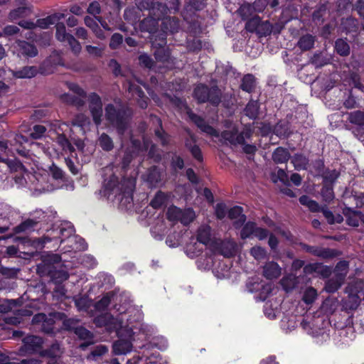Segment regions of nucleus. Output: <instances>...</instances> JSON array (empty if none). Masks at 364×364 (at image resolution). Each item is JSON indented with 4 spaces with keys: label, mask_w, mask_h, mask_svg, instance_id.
Instances as JSON below:
<instances>
[{
    "label": "nucleus",
    "mask_w": 364,
    "mask_h": 364,
    "mask_svg": "<svg viewBox=\"0 0 364 364\" xmlns=\"http://www.w3.org/2000/svg\"><path fill=\"white\" fill-rule=\"evenodd\" d=\"M194 96L200 102L208 100L213 105H218L220 101V92L217 88L213 87L209 90L203 85H198L195 88Z\"/></svg>",
    "instance_id": "obj_7"
},
{
    "label": "nucleus",
    "mask_w": 364,
    "mask_h": 364,
    "mask_svg": "<svg viewBox=\"0 0 364 364\" xmlns=\"http://www.w3.org/2000/svg\"><path fill=\"white\" fill-rule=\"evenodd\" d=\"M348 119L364 134V112L355 111L348 114Z\"/></svg>",
    "instance_id": "obj_22"
},
{
    "label": "nucleus",
    "mask_w": 364,
    "mask_h": 364,
    "mask_svg": "<svg viewBox=\"0 0 364 364\" xmlns=\"http://www.w3.org/2000/svg\"><path fill=\"white\" fill-rule=\"evenodd\" d=\"M272 158L277 164L285 163L289 158V153L284 148L279 147L273 153Z\"/></svg>",
    "instance_id": "obj_30"
},
{
    "label": "nucleus",
    "mask_w": 364,
    "mask_h": 364,
    "mask_svg": "<svg viewBox=\"0 0 364 364\" xmlns=\"http://www.w3.org/2000/svg\"><path fill=\"white\" fill-rule=\"evenodd\" d=\"M274 132L279 136H286L288 135L287 128H284V124H277L274 129Z\"/></svg>",
    "instance_id": "obj_59"
},
{
    "label": "nucleus",
    "mask_w": 364,
    "mask_h": 364,
    "mask_svg": "<svg viewBox=\"0 0 364 364\" xmlns=\"http://www.w3.org/2000/svg\"><path fill=\"white\" fill-rule=\"evenodd\" d=\"M59 314H50V318L44 314H38L33 316L32 322L35 324L41 323V329L46 333L53 332L54 318H58Z\"/></svg>",
    "instance_id": "obj_16"
},
{
    "label": "nucleus",
    "mask_w": 364,
    "mask_h": 364,
    "mask_svg": "<svg viewBox=\"0 0 364 364\" xmlns=\"http://www.w3.org/2000/svg\"><path fill=\"white\" fill-rule=\"evenodd\" d=\"M235 243L233 241L228 240L227 242H223L221 243L220 252L225 257H230L235 252Z\"/></svg>",
    "instance_id": "obj_33"
},
{
    "label": "nucleus",
    "mask_w": 364,
    "mask_h": 364,
    "mask_svg": "<svg viewBox=\"0 0 364 364\" xmlns=\"http://www.w3.org/2000/svg\"><path fill=\"white\" fill-rule=\"evenodd\" d=\"M204 246L197 241H193V239L188 243L186 246V254L191 258L198 256L203 250Z\"/></svg>",
    "instance_id": "obj_21"
},
{
    "label": "nucleus",
    "mask_w": 364,
    "mask_h": 364,
    "mask_svg": "<svg viewBox=\"0 0 364 364\" xmlns=\"http://www.w3.org/2000/svg\"><path fill=\"white\" fill-rule=\"evenodd\" d=\"M75 303L79 311H87L91 305V301L85 296L75 298Z\"/></svg>",
    "instance_id": "obj_37"
},
{
    "label": "nucleus",
    "mask_w": 364,
    "mask_h": 364,
    "mask_svg": "<svg viewBox=\"0 0 364 364\" xmlns=\"http://www.w3.org/2000/svg\"><path fill=\"white\" fill-rule=\"evenodd\" d=\"M186 146L190 149V151H191V154H193V156H194V158H196L198 161H200L202 159L200 149H199V147L198 146H196V145L191 146V145H189L188 144H186Z\"/></svg>",
    "instance_id": "obj_61"
},
{
    "label": "nucleus",
    "mask_w": 364,
    "mask_h": 364,
    "mask_svg": "<svg viewBox=\"0 0 364 364\" xmlns=\"http://www.w3.org/2000/svg\"><path fill=\"white\" fill-rule=\"evenodd\" d=\"M128 90L132 94V97L138 100L139 105L141 108L146 107L147 98L145 97L144 92L139 87V86L134 84H129Z\"/></svg>",
    "instance_id": "obj_19"
},
{
    "label": "nucleus",
    "mask_w": 364,
    "mask_h": 364,
    "mask_svg": "<svg viewBox=\"0 0 364 364\" xmlns=\"http://www.w3.org/2000/svg\"><path fill=\"white\" fill-rule=\"evenodd\" d=\"M81 264L87 268H93L97 265V261L94 257L85 255L80 259Z\"/></svg>",
    "instance_id": "obj_47"
},
{
    "label": "nucleus",
    "mask_w": 364,
    "mask_h": 364,
    "mask_svg": "<svg viewBox=\"0 0 364 364\" xmlns=\"http://www.w3.org/2000/svg\"><path fill=\"white\" fill-rule=\"evenodd\" d=\"M18 153L24 156L26 160L23 163L26 165H31L30 160L33 162V166H31L33 173L28 172L25 165L20 162H6L7 166L11 171L19 172L14 176L15 183L18 187L27 186L33 196H38L41 193L51 192L55 189L63 187V173L57 166H48L49 171L46 168L41 166L38 161V156L33 155L31 158L28 151L18 149Z\"/></svg>",
    "instance_id": "obj_2"
},
{
    "label": "nucleus",
    "mask_w": 364,
    "mask_h": 364,
    "mask_svg": "<svg viewBox=\"0 0 364 364\" xmlns=\"http://www.w3.org/2000/svg\"><path fill=\"white\" fill-rule=\"evenodd\" d=\"M249 135L250 134L247 131L237 134V129L235 124L228 123L227 124V129L222 133L221 137L224 140V142L236 145L243 144L245 138L249 136Z\"/></svg>",
    "instance_id": "obj_8"
},
{
    "label": "nucleus",
    "mask_w": 364,
    "mask_h": 364,
    "mask_svg": "<svg viewBox=\"0 0 364 364\" xmlns=\"http://www.w3.org/2000/svg\"><path fill=\"white\" fill-rule=\"evenodd\" d=\"M87 12L92 15H97L99 14L100 12V6L98 2L93 1L91 4H90Z\"/></svg>",
    "instance_id": "obj_62"
},
{
    "label": "nucleus",
    "mask_w": 364,
    "mask_h": 364,
    "mask_svg": "<svg viewBox=\"0 0 364 364\" xmlns=\"http://www.w3.org/2000/svg\"><path fill=\"white\" fill-rule=\"evenodd\" d=\"M161 172L159 170L154 167L149 171L146 175V181L149 183V186L153 187L156 186L161 181Z\"/></svg>",
    "instance_id": "obj_29"
},
{
    "label": "nucleus",
    "mask_w": 364,
    "mask_h": 364,
    "mask_svg": "<svg viewBox=\"0 0 364 364\" xmlns=\"http://www.w3.org/2000/svg\"><path fill=\"white\" fill-rule=\"evenodd\" d=\"M258 109L259 106L257 101H250L247 104L245 109V112L247 116H248L251 119H253L257 117L258 114Z\"/></svg>",
    "instance_id": "obj_39"
},
{
    "label": "nucleus",
    "mask_w": 364,
    "mask_h": 364,
    "mask_svg": "<svg viewBox=\"0 0 364 364\" xmlns=\"http://www.w3.org/2000/svg\"><path fill=\"white\" fill-rule=\"evenodd\" d=\"M168 198V195L159 191L156 194L150 204L154 208H159L165 204Z\"/></svg>",
    "instance_id": "obj_34"
},
{
    "label": "nucleus",
    "mask_w": 364,
    "mask_h": 364,
    "mask_svg": "<svg viewBox=\"0 0 364 364\" xmlns=\"http://www.w3.org/2000/svg\"><path fill=\"white\" fill-rule=\"evenodd\" d=\"M300 203L307 206L311 211L318 210V205L314 200H311L308 196H303L299 198Z\"/></svg>",
    "instance_id": "obj_45"
},
{
    "label": "nucleus",
    "mask_w": 364,
    "mask_h": 364,
    "mask_svg": "<svg viewBox=\"0 0 364 364\" xmlns=\"http://www.w3.org/2000/svg\"><path fill=\"white\" fill-rule=\"evenodd\" d=\"M247 287L250 292L259 291L260 300H264L272 290V284H262L259 282V278L250 280L247 284Z\"/></svg>",
    "instance_id": "obj_13"
},
{
    "label": "nucleus",
    "mask_w": 364,
    "mask_h": 364,
    "mask_svg": "<svg viewBox=\"0 0 364 364\" xmlns=\"http://www.w3.org/2000/svg\"><path fill=\"white\" fill-rule=\"evenodd\" d=\"M43 267L50 274L55 283H61L68 278V274L64 269H56L60 266L61 258L58 255L46 253L42 256Z\"/></svg>",
    "instance_id": "obj_5"
},
{
    "label": "nucleus",
    "mask_w": 364,
    "mask_h": 364,
    "mask_svg": "<svg viewBox=\"0 0 364 364\" xmlns=\"http://www.w3.org/2000/svg\"><path fill=\"white\" fill-rule=\"evenodd\" d=\"M105 109L107 119L117 127L119 134H122L127 127V119L112 105H108Z\"/></svg>",
    "instance_id": "obj_11"
},
{
    "label": "nucleus",
    "mask_w": 364,
    "mask_h": 364,
    "mask_svg": "<svg viewBox=\"0 0 364 364\" xmlns=\"http://www.w3.org/2000/svg\"><path fill=\"white\" fill-rule=\"evenodd\" d=\"M46 131V129L44 126L36 125L31 133V136L33 139H39L43 136Z\"/></svg>",
    "instance_id": "obj_52"
},
{
    "label": "nucleus",
    "mask_w": 364,
    "mask_h": 364,
    "mask_svg": "<svg viewBox=\"0 0 364 364\" xmlns=\"http://www.w3.org/2000/svg\"><path fill=\"white\" fill-rule=\"evenodd\" d=\"M29 10L25 7L18 8L10 13L9 18L11 21H15L20 17L27 16Z\"/></svg>",
    "instance_id": "obj_46"
},
{
    "label": "nucleus",
    "mask_w": 364,
    "mask_h": 364,
    "mask_svg": "<svg viewBox=\"0 0 364 364\" xmlns=\"http://www.w3.org/2000/svg\"><path fill=\"white\" fill-rule=\"evenodd\" d=\"M11 72L16 78H31L37 74V69L34 66H26L19 70Z\"/></svg>",
    "instance_id": "obj_24"
},
{
    "label": "nucleus",
    "mask_w": 364,
    "mask_h": 364,
    "mask_svg": "<svg viewBox=\"0 0 364 364\" xmlns=\"http://www.w3.org/2000/svg\"><path fill=\"white\" fill-rule=\"evenodd\" d=\"M225 205L223 203L216 205L215 214L218 218H223L225 215Z\"/></svg>",
    "instance_id": "obj_64"
},
{
    "label": "nucleus",
    "mask_w": 364,
    "mask_h": 364,
    "mask_svg": "<svg viewBox=\"0 0 364 364\" xmlns=\"http://www.w3.org/2000/svg\"><path fill=\"white\" fill-rule=\"evenodd\" d=\"M77 320L74 318L66 319L63 321L64 327L66 329H74L75 333L82 339H87L91 337V333L83 327H75Z\"/></svg>",
    "instance_id": "obj_17"
},
{
    "label": "nucleus",
    "mask_w": 364,
    "mask_h": 364,
    "mask_svg": "<svg viewBox=\"0 0 364 364\" xmlns=\"http://www.w3.org/2000/svg\"><path fill=\"white\" fill-rule=\"evenodd\" d=\"M346 291L349 294L348 299L346 303V307L349 308L350 309H356L360 303V299L359 296L357 294V293L353 291L351 287L350 286L347 288Z\"/></svg>",
    "instance_id": "obj_27"
},
{
    "label": "nucleus",
    "mask_w": 364,
    "mask_h": 364,
    "mask_svg": "<svg viewBox=\"0 0 364 364\" xmlns=\"http://www.w3.org/2000/svg\"><path fill=\"white\" fill-rule=\"evenodd\" d=\"M316 291L314 289L311 287L308 288L304 293L303 301L307 304H312L316 298Z\"/></svg>",
    "instance_id": "obj_44"
},
{
    "label": "nucleus",
    "mask_w": 364,
    "mask_h": 364,
    "mask_svg": "<svg viewBox=\"0 0 364 364\" xmlns=\"http://www.w3.org/2000/svg\"><path fill=\"white\" fill-rule=\"evenodd\" d=\"M296 278L293 275H289L284 277L282 279V285L286 291H289L291 289H293L296 284Z\"/></svg>",
    "instance_id": "obj_48"
},
{
    "label": "nucleus",
    "mask_w": 364,
    "mask_h": 364,
    "mask_svg": "<svg viewBox=\"0 0 364 364\" xmlns=\"http://www.w3.org/2000/svg\"><path fill=\"white\" fill-rule=\"evenodd\" d=\"M73 125L80 127L85 132L86 128L90 125L89 119L82 114H78L73 122Z\"/></svg>",
    "instance_id": "obj_40"
},
{
    "label": "nucleus",
    "mask_w": 364,
    "mask_h": 364,
    "mask_svg": "<svg viewBox=\"0 0 364 364\" xmlns=\"http://www.w3.org/2000/svg\"><path fill=\"white\" fill-rule=\"evenodd\" d=\"M250 253L254 257V258L257 260L262 259L266 257L265 250L259 246L252 247L250 250Z\"/></svg>",
    "instance_id": "obj_50"
},
{
    "label": "nucleus",
    "mask_w": 364,
    "mask_h": 364,
    "mask_svg": "<svg viewBox=\"0 0 364 364\" xmlns=\"http://www.w3.org/2000/svg\"><path fill=\"white\" fill-rule=\"evenodd\" d=\"M16 45L22 55L28 57H33L37 55V50L32 44L26 41H18L16 42Z\"/></svg>",
    "instance_id": "obj_25"
},
{
    "label": "nucleus",
    "mask_w": 364,
    "mask_h": 364,
    "mask_svg": "<svg viewBox=\"0 0 364 364\" xmlns=\"http://www.w3.org/2000/svg\"><path fill=\"white\" fill-rule=\"evenodd\" d=\"M65 16V14L63 13H55L46 18L38 19L36 26L41 28L45 29L48 28L50 25L58 22L62 18H64Z\"/></svg>",
    "instance_id": "obj_18"
},
{
    "label": "nucleus",
    "mask_w": 364,
    "mask_h": 364,
    "mask_svg": "<svg viewBox=\"0 0 364 364\" xmlns=\"http://www.w3.org/2000/svg\"><path fill=\"white\" fill-rule=\"evenodd\" d=\"M122 41L123 37L121 34L114 33L111 38L109 46L113 49L117 48L122 43Z\"/></svg>",
    "instance_id": "obj_55"
},
{
    "label": "nucleus",
    "mask_w": 364,
    "mask_h": 364,
    "mask_svg": "<svg viewBox=\"0 0 364 364\" xmlns=\"http://www.w3.org/2000/svg\"><path fill=\"white\" fill-rule=\"evenodd\" d=\"M178 106L179 108L181 109H183L187 112L191 119L201 129V131L213 136H219L218 132L215 129L207 124L202 118L192 113L183 102L178 100Z\"/></svg>",
    "instance_id": "obj_10"
},
{
    "label": "nucleus",
    "mask_w": 364,
    "mask_h": 364,
    "mask_svg": "<svg viewBox=\"0 0 364 364\" xmlns=\"http://www.w3.org/2000/svg\"><path fill=\"white\" fill-rule=\"evenodd\" d=\"M314 43V38L311 35L302 36L298 42L301 49L306 50L311 49Z\"/></svg>",
    "instance_id": "obj_36"
},
{
    "label": "nucleus",
    "mask_w": 364,
    "mask_h": 364,
    "mask_svg": "<svg viewBox=\"0 0 364 364\" xmlns=\"http://www.w3.org/2000/svg\"><path fill=\"white\" fill-rule=\"evenodd\" d=\"M335 48L341 55H347L350 52L348 44L343 39H338L336 41Z\"/></svg>",
    "instance_id": "obj_41"
},
{
    "label": "nucleus",
    "mask_w": 364,
    "mask_h": 364,
    "mask_svg": "<svg viewBox=\"0 0 364 364\" xmlns=\"http://www.w3.org/2000/svg\"><path fill=\"white\" fill-rule=\"evenodd\" d=\"M268 235V232L262 228L256 227L255 230L254 236L257 237L259 240H264Z\"/></svg>",
    "instance_id": "obj_63"
},
{
    "label": "nucleus",
    "mask_w": 364,
    "mask_h": 364,
    "mask_svg": "<svg viewBox=\"0 0 364 364\" xmlns=\"http://www.w3.org/2000/svg\"><path fill=\"white\" fill-rule=\"evenodd\" d=\"M196 239L204 247H213L215 243V237L211 228L208 225H202L197 231Z\"/></svg>",
    "instance_id": "obj_14"
},
{
    "label": "nucleus",
    "mask_w": 364,
    "mask_h": 364,
    "mask_svg": "<svg viewBox=\"0 0 364 364\" xmlns=\"http://www.w3.org/2000/svg\"><path fill=\"white\" fill-rule=\"evenodd\" d=\"M154 339L156 341H154V344L160 350H165L168 347V342L165 338L160 336Z\"/></svg>",
    "instance_id": "obj_58"
},
{
    "label": "nucleus",
    "mask_w": 364,
    "mask_h": 364,
    "mask_svg": "<svg viewBox=\"0 0 364 364\" xmlns=\"http://www.w3.org/2000/svg\"><path fill=\"white\" fill-rule=\"evenodd\" d=\"M26 350L36 351L43 343L42 338L36 336H28L23 338Z\"/></svg>",
    "instance_id": "obj_23"
},
{
    "label": "nucleus",
    "mask_w": 364,
    "mask_h": 364,
    "mask_svg": "<svg viewBox=\"0 0 364 364\" xmlns=\"http://www.w3.org/2000/svg\"><path fill=\"white\" fill-rule=\"evenodd\" d=\"M99 144L105 151H109L113 148V141L107 134H102L99 138Z\"/></svg>",
    "instance_id": "obj_43"
},
{
    "label": "nucleus",
    "mask_w": 364,
    "mask_h": 364,
    "mask_svg": "<svg viewBox=\"0 0 364 364\" xmlns=\"http://www.w3.org/2000/svg\"><path fill=\"white\" fill-rule=\"evenodd\" d=\"M256 227L257 226L254 223L249 222L246 223L241 230V237L242 239H245L250 237L251 235H254Z\"/></svg>",
    "instance_id": "obj_42"
},
{
    "label": "nucleus",
    "mask_w": 364,
    "mask_h": 364,
    "mask_svg": "<svg viewBox=\"0 0 364 364\" xmlns=\"http://www.w3.org/2000/svg\"><path fill=\"white\" fill-rule=\"evenodd\" d=\"M228 217L232 220H237L235 222L236 228L243 224L245 221V216L242 214V209L239 206L232 208L228 212Z\"/></svg>",
    "instance_id": "obj_26"
},
{
    "label": "nucleus",
    "mask_w": 364,
    "mask_h": 364,
    "mask_svg": "<svg viewBox=\"0 0 364 364\" xmlns=\"http://www.w3.org/2000/svg\"><path fill=\"white\" fill-rule=\"evenodd\" d=\"M297 326L296 322L294 319V317L291 318H284L282 321V327L284 330L287 331H291L296 328Z\"/></svg>",
    "instance_id": "obj_49"
},
{
    "label": "nucleus",
    "mask_w": 364,
    "mask_h": 364,
    "mask_svg": "<svg viewBox=\"0 0 364 364\" xmlns=\"http://www.w3.org/2000/svg\"><path fill=\"white\" fill-rule=\"evenodd\" d=\"M85 50L90 55L100 57L104 51V47L87 46Z\"/></svg>",
    "instance_id": "obj_51"
},
{
    "label": "nucleus",
    "mask_w": 364,
    "mask_h": 364,
    "mask_svg": "<svg viewBox=\"0 0 364 364\" xmlns=\"http://www.w3.org/2000/svg\"><path fill=\"white\" fill-rule=\"evenodd\" d=\"M139 59L140 64L145 67L151 68L153 66L154 62L152 59L146 54L141 55Z\"/></svg>",
    "instance_id": "obj_57"
},
{
    "label": "nucleus",
    "mask_w": 364,
    "mask_h": 364,
    "mask_svg": "<svg viewBox=\"0 0 364 364\" xmlns=\"http://www.w3.org/2000/svg\"><path fill=\"white\" fill-rule=\"evenodd\" d=\"M68 87L70 90L73 91L74 93H75L77 95H78L80 97H85V92L84 90L80 88L77 85L72 82L67 83Z\"/></svg>",
    "instance_id": "obj_56"
},
{
    "label": "nucleus",
    "mask_w": 364,
    "mask_h": 364,
    "mask_svg": "<svg viewBox=\"0 0 364 364\" xmlns=\"http://www.w3.org/2000/svg\"><path fill=\"white\" fill-rule=\"evenodd\" d=\"M155 58L159 61H165L168 60L169 55L166 53L163 48H159L154 53Z\"/></svg>",
    "instance_id": "obj_60"
},
{
    "label": "nucleus",
    "mask_w": 364,
    "mask_h": 364,
    "mask_svg": "<svg viewBox=\"0 0 364 364\" xmlns=\"http://www.w3.org/2000/svg\"><path fill=\"white\" fill-rule=\"evenodd\" d=\"M37 222L32 219H28L14 228L15 233L27 232L33 229Z\"/></svg>",
    "instance_id": "obj_31"
},
{
    "label": "nucleus",
    "mask_w": 364,
    "mask_h": 364,
    "mask_svg": "<svg viewBox=\"0 0 364 364\" xmlns=\"http://www.w3.org/2000/svg\"><path fill=\"white\" fill-rule=\"evenodd\" d=\"M315 324L314 323L311 324L310 321L306 319H303L301 321L302 328L306 331L309 334H311L315 338L316 343H323L329 338L328 333H327L326 331L323 328L316 327V329H314Z\"/></svg>",
    "instance_id": "obj_12"
},
{
    "label": "nucleus",
    "mask_w": 364,
    "mask_h": 364,
    "mask_svg": "<svg viewBox=\"0 0 364 364\" xmlns=\"http://www.w3.org/2000/svg\"><path fill=\"white\" fill-rule=\"evenodd\" d=\"M74 228L69 223H62L58 228L48 231L46 235L41 238L36 239L33 241V246L36 249H42L46 247V245L50 242L53 244L48 246V248H55L59 245L67 242L68 248L65 247L63 248L64 252H70L72 250H84L87 247L85 240L82 238H78L74 235Z\"/></svg>",
    "instance_id": "obj_4"
},
{
    "label": "nucleus",
    "mask_w": 364,
    "mask_h": 364,
    "mask_svg": "<svg viewBox=\"0 0 364 364\" xmlns=\"http://www.w3.org/2000/svg\"><path fill=\"white\" fill-rule=\"evenodd\" d=\"M110 303V297L107 295L103 296L98 302L95 305V309L97 311L104 310Z\"/></svg>",
    "instance_id": "obj_54"
},
{
    "label": "nucleus",
    "mask_w": 364,
    "mask_h": 364,
    "mask_svg": "<svg viewBox=\"0 0 364 364\" xmlns=\"http://www.w3.org/2000/svg\"><path fill=\"white\" fill-rule=\"evenodd\" d=\"M348 269V263L342 261L338 263L335 272H337L336 279H329L325 286V289L328 292L336 291L341 285L346 275Z\"/></svg>",
    "instance_id": "obj_9"
},
{
    "label": "nucleus",
    "mask_w": 364,
    "mask_h": 364,
    "mask_svg": "<svg viewBox=\"0 0 364 364\" xmlns=\"http://www.w3.org/2000/svg\"><path fill=\"white\" fill-rule=\"evenodd\" d=\"M90 109L93 117V120L97 125L101 122L102 116V104L100 97L95 93H92L89 96Z\"/></svg>",
    "instance_id": "obj_15"
},
{
    "label": "nucleus",
    "mask_w": 364,
    "mask_h": 364,
    "mask_svg": "<svg viewBox=\"0 0 364 364\" xmlns=\"http://www.w3.org/2000/svg\"><path fill=\"white\" fill-rule=\"evenodd\" d=\"M291 162L296 169H305L308 164V159L301 154H296L292 158Z\"/></svg>",
    "instance_id": "obj_35"
},
{
    "label": "nucleus",
    "mask_w": 364,
    "mask_h": 364,
    "mask_svg": "<svg viewBox=\"0 0 364 364\" xmlns=\"http://www.w3.org/2000/svg\"><path fill=\"white\" fill-rule=\"evenodd\" d=\"M56 142L61 147L62 151H64L65 153H70L71 156H73V154L75 152V148L70 144V142L65 137L64 135H58L56 139Z\"/></svg>",
    "instance_id": "obj_28"
},
{
    "label": "nucleus",
    "mask_w": 364,
    "mask_h": 364,
    "mask_svg": "<svg viewBox=\"0 0 364 364\" xmlns=\"http://www.w3.org/2000/svg\"><path fill=\"white\" fill-rule=\"evenodd\" d=\"M67 43L69 44L72 50L75 53H79L80 52L81 46L80 43L73 36L68 37V41H67Z\"/></svg>",
    "instance_id": "obj_53"
},
{
    "label": "nucleus",
    "mask_w": 364,
    "mask_h": 364,
    "mask_svg": "<svg viewBox=\"0 0 364 364\" xmlns=\"http://www.w3.org/2000/svg\"><path fill=\"white\" fill-rule=\"evenodd\" d=\"M115 315L106 313L95 318L97 326H105L114 331L119 339L112 348L115 355H126L132 350V342L149 340L155 333L153 326L141 323L143 313L141 309L132 304L127 296H122L114 306Z\"/></svg>",
    "instance_id": "obj_1"
},
{
    "label": "nucleus",
    "mask_w": 364,
    "mask_h": 364,
    "mask_svg": "<svg viewBox=\"0 0 364 364\" xmlns=\"http://www.w3.org/2000/svg\"><path fill=\"white\" fill-rule=\"evenodd\" d=\"M167 218L170 221H179L186 225L195 219L196 214L191 208L182 210L176 206H171L167 210Z\"/></svg>",
    "instance_id": "obj_6"
},
{
    "label": "nucleus",
    "mask_w": 364,
    "mask_h": 364,
    "mask_svg": "<svg viewBox=\"0 0 364 364\" xmlns=\"http://www.w3.org/2000/svg\"><path fill=\"white\" fill-rule=\"evenodd\" d=\"M56 26V33L55 36L56 38L61 42H67L68 41V37L71 36L72 35L66 32L65 26L63 23H55Z\"/></svg>",
    "instance_id": "obj_32"
},
{
    "label": "nucleus",
    "mask_w": 364,
    "mask_h": 364,
    "mask_svg": "<svg viewBox=\"0 0 364 364\" xmlns=\"http://www.w3.org/2000/svg\"><path fill=\"white\" fill-rule=\"evenodd\" d=\"M113 165H110L103 169L105 179L101 194L109 200L117 201L123 205L129 204L132 201L135 179L132 177L119 183Z\"/></svg>",
    "instance_id": "obj_3"
},
{
    "label": "nucleus",
    "mask_w": 364,
    "mask_h": 364,
    "mask_svg": "<svg viewBox=\"0 0 364 364\" xmlns=\"http://www.w3.org/2000/svg\"><path fill=\"white\" fill-rule=\"evenodd\" d=\"M255 77L252 75H245L241 84V88L246 92H251L252 89L255 87Z\"/></svg>",
    "instance_id": "obj_38"
},
{
    "label": "nucleus",
    "mask_w": 364,
    "mask_h": 364,
    "mask_svg": "<svg viewBox=\"0 0 364 364\" xmlns=\"http://www.w3.org/2000/svg\"><path fill=\"white\" fill-rule=\"evenodd\" d=\"M263 272L265 277L272 279L281 274V268L277 263L270 262L264 265Z\"/></svg>",
    "instance_id": "obj_20"
}]
</instances>
